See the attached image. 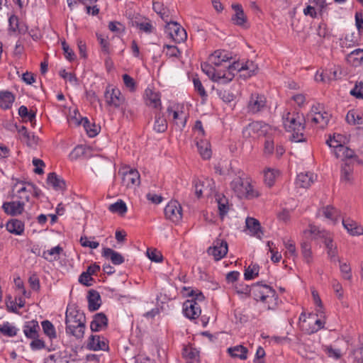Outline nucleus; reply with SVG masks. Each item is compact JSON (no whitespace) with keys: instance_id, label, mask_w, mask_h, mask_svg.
Listing matches in <instances>:
<instances>
[{"instance_id":"obj_1","label":"nucleus","mask_w":363,"mask_h":363,"mask_svg":"<svg viewBox=\"0 0 363 363\" xmlns=\"http://www.w3.org/2000/svg\"><path fill=\"white\" fill-rule=\"evenodd\" d=\"M284 125L289 132H292L291 140L296 143L304 141L303 131L305 129V119L299 113H287L283 116Z\"/></svg>"},{"instance_id":"obj_2","label":"nucleus","mask_w":363,"mask_h":363,"mask_svg":"<svg viewBox=\"0 0 363 363\" xmlns=\"http://www.w3.org/2000/svg\"><path fill=\"white\" fill-rule=\"evenodd\" d=\"M66 333L77 339H82L86 328V317L83 312L75 310L66 312Z\"/></svg>"},{"instance_id":"obj_3","label":"nucleus","mask_w":363,"mask_h":363,"mask_svg":"<svg viewBox=\"0 0 363 363\" xmlns=\"http://www.w3.org/2000/svg\"><path fill=\"white\" fill-rule=\"evenodd\" d=\"M250 292L257 301L264 302L269 299L273 304L268 305V310H274L277 307L278 296L276 291L269 286L257 282L252 286Z\"/></svg>"},{"instance_id":"obj_4","label":"nucleus","mask_w":363,"mask_h":363,"mask_svg":"<svg viewBox=\"0 0 363 363\" xmlns=\"http://www.w3.org/2000/svg\"><path fill=\"white\" fill-rule=\"evenodd\" d=\"M230 187L240 199H252L258 196L257 192L254 190L252 185L247 179L238 177L231 182Z\"/></svg>"},{"instance_id":"obj_5","label":"nucleus","mask_w":363,"mask_h":363,"mask_svg":"<svg viewBox=\"0 0 363 363\" xmlns=\"http://www.w3.org/2000/svg\"><path fill=\"white\" fill-rule=\"evenodd\" d=\"M270 127L262 121H253L245 126L242 130V136L245 139L257 140L265 136Z\"/></svg>"},{"instance_id":"obj_6","label":"nucleus","mask_w":363,"mask_h":363,"mask_svg":"<svg viewBox=\"0 0 363 363\" xmlns=\"http://www.w3.org/2000/svg\"><path fill=\"white\" fill-rule=\"evenodd\" d=\"M121 174V184L125 188L131 189L140 184V176L135 169H130L128 167H123L118 172Z\"/></svg>"},{"instance_id":"obj_7","label":"nucleus","mask_w":363,"mask_h":363,"mask_svg":"<svg viewBox=\"0 0 363 363\" xmlns=\"http://www.w3.org/2000/svg\"><path fill=\"white\" fill-rule=\"evenodd\" d=\"M202 71L213 82L227 83L233 79V75L223 73V71L216 70L211 65L205 62L201 64Z\"/></svg>"},{"instance_id":"obj_8","label":"nucleus","mask_w":363,"mask_h":363,"mask_svg":"<svg viewBox=\"0 0 363 363\" xmlns=\"http://www.w3.org/2000/svg\"><path fill=\"white\" fill-rule=\"evenodd\" d=\"M104 97L108 106L123 108V106L125 104V98L119 89L111 88L108 86L104 93Z\"/></svg>"},{"instance_id":"obj_9","label":"nucleus","mask_w":363,"mask_h":363,"mask_svg":"<svg viewBox=\"0 0 363 363\" xmlns=\"http://www.w3.org/2000/svg\"><path fill=\"white\" fill-rule=\"evenodd\" d=\"M165 32L177 43L184 41L187 38L186 30L175 21H167Z\"/></svg>"},{"instance_id":"obj_10","label":"nucleus","mask_w":363,"mask_h":363,"mask_svg":"<svg viewBox=\"0 0 363 363\" xmlns=\"http://www.w3.org/2000/svg\"><path fill=\"white\" fill-rule=\"evenodd\" d=\"M267 106V100L264 95L253 93L250 95L247 105V111L251 114H256L262 111Z\"/></svg>"},{"instance_id":"obj_11","label":"nucleus","mask_w":363,"mask_h":363,"mask_svg":"<svg viewBox=\"0 0 363 363\" xmlns=\"http://www.w3.org/2000/svg\"><path fill=\"white\" fill-rule=\"evenodd\" d=\"M166 218L173 223H178L182 218V208L177 201H171L164 208Z\"/></svg>"},{"instance_id":"obj_12","label":"nucleus","mask_w":363,"mask_h":363,"mask_svg":"<svg viewBox=\"0 0 363 363\" xmlns=\"http://www.w3.org/2000/svg\"><path fill=\"white\" fill-rule=\"evenodd\" d=\"M207 252L213 255L216 260H220L228 253V243L224 240L217 239L213 242V246L208 247Z\"/></svg>"},{"instance_id":"obj_13","label":"nucleus","mask_w":363,"mask_h":363,"mask_svg":"<svg viewBox=\"0 0 363 363\" xmlns=\"http://www.w3.org/2000/svg\"><path fill=\"white\" fill-rule=\"evenodd\" d=\"M13 180L16 182L12 186L11 197H16L19 201H28L30 196L25 186L26 183L18 179Z\"/></svg>"},{"instance_id":"obj_14","label":"nucleus","mask_w":363,"mask_h":363,"mask_svg":"<svg viewBox=\"0 0 363 363\" xmlns=\"http://www.w3.org/2000/svg\"><path fill=\"white\" fill-rule=\"evenodd\" d=\"M183 311L188 318L196 319L200 315L201 310L195 300H186L183 304Z\"/></svg>"},{"instance_id":"obj_15","label":"nucleus","mask_w":363,"mask_h":363,"mask_svg":"<svg viewBox=\"0 0 363 363\" xmlns=\"http://www.w3.org/2000/svg\"><path fill=\"white\" fill-rule=\"evenodd\" d=\"M24 206L25 201L18 200L17 201L4 202L2 208L7 215L16 216L23 212Z\"/></svg>"},{"instance_id":"obj_16","label":"nucleus","mask_w":363,"mask_h":363,"mask_svg":"<svg viewBox=\"0 0 363 363\" xmlns=\"http://www.w3.org/2000/svg\"><path fill=\"white\" fill-rule=\"evenodd\" d=\"M323 242L327 249V254L331 262H338L340 263V260L337 256V246L333 242V238L328 235L323 240Z\"/></svg>"},{"instance_id":"obj_17","label":"nucleus","mask_w":363,"mask_h":363,"mask_svg":"<svg viewBox=\"0 0 363 363\" xmlns=\"http://www.w3.org/2000/svg\"><path fill=\"white\" fill-rule=\"evenodd\" d=\"M245 224L246 228L250 231L251 235L259 239L262 238L263 232L262 230L260 223L258 220L252 217H247L245 220Z\"/></svg>"},{"instance_id":"obj_18","label":"nucleus","mask_w":363,"mask_h":363,"mask_svg":"<svg viewBox=\"0 0 363 363\" xmlns=\"http://www.w3.org/2000/svg\"><path fill=\"white\" fill-rule=\"evenodd\" d=\"M353 162L348 160H344L341 166V182L345 183H351L353 180Z\"/></svg>"},{"instance_id":"obj_19","label":"nucleus","mask_w":363,"mask_h":363,"mask_svg":"<svg viewBox=\"0 0 363 363\" xmlns=\"http://www.w3.org/2000/svg\"><path fill=\"white\" fill-rule=\"evenodd\" d=\"M318 108L316 107H313L311 109V112H313L314 116L308 115V119L311 117V120L313 123L319 124L320 127L323 128L328 123L330 119V115L326 113L318 112Z\"/></svg>"},{"instance_id":"obj_20","label":"nucleus","mask_w":363,"mask_h":363,"mask_svg":"<svg viewBox=\"0 0 363 363\" xmlns=\"http://www.w3.org/2000/svg\"><path fill=\"white\" fill-rule=\"evenodd\" d=\"M73 120H74L77 125H83L89 137H95L100 131L101 127L95 123H91L87 118H82L81 121H78L77 118H74Z\"/></svg>"},{"instance_id":"obj_21","label":"nucleus","mask_w":363,"mask_h":363,"mask_svg":"<svg viewBox=\"0 0 363 363\" xmlns=\"http://www.w3.org/2000/svg\"><path fill=\"white\" fill-rule=\"evenodd\" d=\"M108 325V318L103 313H96L91 322L90 328L93 332H98L106 328Z\"/></svg>"},{"instance_id":"obj_22","label":"nucleus","mask_w":363,"mask_h":363,"mask_svg":"<svg viewBox=\"0 0 363 363\" xmlns=\"http://www.w3.org/2000/svg\"><path fill=\"white\" fill-rule=\"evenodd\" d=\"M315 177L316 176L311 172L300 173L296 178V186L301 188H308L314 182Z\"/></svg>"},{"instance_id":"obj_23","label":"nucleus","mask_w":363,"mask_h":363,"mask_svg":"<svg viewBox=\"0 0 363 363\" xmlns=\"http://www.w3.org/2000/svg\"><path fill=\"white\" fill-rule=\"evenodd\" d=\"M232 8L235 11V13L232 16V21L237 26H243L247 21V17L242 6L240 4H233Z\"/></svg>"},{"instance_id":"obj_24","label":"nucleus","mask_w":363,"mask_h":363,"mask_svg":"<svg viewBox=\"0 0 363 363\" xmlns=\"http://www.w3.org/2000/svg\"><path fill=\"white\" fill-rule=\"evenodd\" d=\"M231 57H229L225 51L216 50L209 57V60L216 67L222 65L223 63H226Z\"/></svg>"},{"instance_id":"obj_25","label":"nucleus","mask_w":363,"mask_h":363,"mask_svg":"<svg viewBox=\"0 0 363 363\" xmlns=\"http://www.w3.org/2000/svg\"><path fill=\"white\" fill-rule=\"evenodd\" d=\"M89 349L97 351V350H106L108 348L107 344L104 340H101L99 335H91L88 343Z\"/></svg>"},{"instance_id":"obj_26","label":"nucleus","mask_w":363,"mask_h":363,"mask_svg":"<svg viewBox=\"0 0 363 363\" xmlns=\"http://www.w3.org/2000/svg\"><path fill=\"white\" fill-rule=\"evenodd\" d=\"M6 230L15 235H22L24 232V223L18 219H11L6 225Z\"/></svg>"},{"instance_id":"obj_27","label":"nucleus","mask_w":363,"mask_h":363,"mask_svg":"<svg viewBox=\"0 0 363 363\" xmlns=\"http://www.w3.org/2000/svg\"><path fill=\"white\" fill-rule=\"evenodd\" d=\"M40 329L38 321L31 320L27 322L23 328V333L28 338L35 339L38 337Z\"/></svg>"},{"instance_id":"obj_28","label":"nucleus","mask_w":363,"mask_h":363,"mask_svg":"<svg viewBox=\"0 0 363 363\" xmlns=\"http://www.w3.org/2000/svg\"><path fill=\"white\" fill-rule=\"evenodd\" d=\"M227 352L233 358H239L242 360H245L247 358L248 350L241 345L230 347L228 348Z\"/></svg>"},{"instance_id":"obj_29","label":"nucleus","mask_w":363,"mask_h":363,"mask_svg":"<svg viewBox=\"0 0 363 363\" xmlns=\"http://www.w3.org/2000/svg\"><path fill=\"white\" fill-rule=\"evenodd\" d=\"M145 101L147 105L157 108L161 106L160 96L158 92H155L150 89L145 90Z\"/></svg>"},{"instance_id":"obj_30","label":"nucleus","mask_w":363,"mask_h":363,"mask_svg":"<svg viewBox=\"0 0 363 363\" xmlns=\"http://www.w3.org/2000/svg\"><path fill=\"white\" fill-rule=\"evenodd\" d=\"M17 131L20 134V139L26 143L28 146L32 147L37 143L38 138L34 135H31L28 132L25 126L19 127Z\"/></svg>"},{"instance_id":"obj_31","label":"nucleus","mask_w":363,"mask_h":363,"mask_svg":"<svg viewBox=\"0 0 363 363\" xmlns=\"http://www.w3.org/2000/svg\"><path fill=\"white\" fill-rule=\"evenodd\" d=\"M102 255L107 259H110L111 262L116 265L123 263L125 260L120 253L108 247L104 249Z\"/></svg>"},{"instance_id":"obj_32","label":"nucleus","mask_w":363,"mask_h":363,"mask_svg":"<svg viewBox=\"0 0 363 363\" xmlns=\"http://www.w3.org/2000/svg\"><path fill=\"white\" fill-rule=\"evenodd\" d=\"M100 300L101 297L99 292L93 289L90 290L88 294L89 310L90 311L98 310L101 306Z\"/></svg>"},{"instance_id":"obj_33","label":"nucleus","mask_w":363,"mask_h":363,"mask_svg":"<svg viewBox=\"0 0 363 363\" xmlns=\"http://www.w3.org/2000/svg\"><path fill=\"white\" fill-rule=\"evenodd\" d=\"M347 61L354 67L363 65V49H356L347 56Z\"/></svg>"},{"instance_id":"obj_34","label":"nucleus","mask_w":363,"mask_h":363,"mask_svg":"<svg viewBox=\"0 0 363 363\" xmlns=\"http://www.w3.org/2000/svg\"><path fill=\"white\" fill-rule=\"evenodd\" d=\"M15 100L14 95L9 91H0V107L3 109H9L11 107Z\"/></svg>"},{"instance_id":"obj_35","label":"nucleus","mask_w":363,"mask_h":363,"mask_svg":"<svg viewBox=\"0 0 363 363\" xmlns=\"http://www.w3.org/2000/svg\"><path fill=\"white\" fill-rule=\"evenodd\" d=\"M47 181L56 190H63L65 189V180L59 177L55 172H51L48 175Z\"/></svg>"},{"instance_id":"obj_36","label":"nucleus","mask_w":363,"mask_h":363,"mask_svg":"<svg viewBox=\"0 0 363 363\" xmlns=\"http://www.w3.org/2000/svg\"><path fill=\"white\" fill-rule=\"evenodd\" d=\"M153 10L161 17V18L167 23L169 20L170 11L164 6L163 4L158 1H153Z\"/></svg>"},{"instance_id":"obj_37","label":"nucleus","mask_w":363,"mask_h":363,"mask_svg":"<svg viewBox=\"0 0 363 363\" xmlns=\"http://www.w3.org/2000/svg\"><path fill=\"white\" fill-rule=\"evenodd\" d=\"M62 250L61 247L56 246L49 250L43 251L42 257L48 262H53L59 259L60 254Z\"/></svg>"},{"instance_id":"obj_38","label":"nucleus","mask_w":363,"mask_h":363,"mask_svg":"<svg viewBox=\"0 0 363 363\" xmlns=\"http://www.w3.org/2000/svg\"><path fill=\"white\" fill-rule=\"evenodd\" d=\"M167 112L172 113L174 123L182 130L186 125V116L183 112L179 113L178 111H173L171 107H168Z\"/></svg>"},{"instance_id":"obj_39","label":"nucleus","mask_w":363,"mask_h":363,"mask_svg":"<svg viewBox=\"0 0 363 363\" xmlns=\"http://www.w3.org/2000/svg\"><path fill=\"white\" fill-rule=\"evenodd\" d=\"M216 95L225 103H230L235 100V94L230 89L217 88L215 89Z\"/></svg>"},{"instance_id":"obj_40","label":"nucleus","mask_w":363,"mask_h":363,"mask_svg":"<svg viewBox=\"0 0 363 363\" xmlns=\"http://www.w3.org/2000/svg\"><path fill=\"white\" fill-rule=\"evenodd\" d=\"M336 79V71L326 70L325 72H317L315 76V79L317 82H322L325 83H330L332 80Z\"/></svg>"},{"instance_id":"obj_41","label":"nucleus","mask_w":363,"mask_h":363,"mask_svg":"<svg viewBox=\"0 0 363 363\" xmlns=\"http://www.w3.org/2000/svg\"><path fill=\"white\" fill-rule=\"evenodd\" d=\"M196 145L201 156L203 159L208 160L211 157L210 144L208 141L201 140L196 142Z\"/></svg>"},{"instance_id":"obj_42","label":"nucleus","mask_w":363,"mask_h":363,"mask_svg":"<svg viewBox=\"0 0 363 363\" xmlns=\"http://www.w3.org/2000/svg\"><path fill=\"white\" fill-rule=\"evenodd\" d=\"M342 225L347 232L352 235H360L363 234V228L357 225L353 221L342 220Z\"/></svg>"},{"instance_id":"obj_43","label":"nucleus","mask_w":363,"mask_h":363,"mask_svg":"<svg viewBox=\"0 0 363 363\" xmlns=\"http://www.w3.org/2000/svg\"><path fill=\"white\" fill-rule=\"evenodd\" d=\"M108 210L112 213L123 216L128 209L125 203L122 200H118L116 203L111 204L108 206Z\"/></svg>"},{"instance_id":"obj_44","label":"nucleus","mask_w":363,"mask_h":363,"mask_svg":"<svg viewBox=\"0 0 363 363\" xmlns=\"http://www.w3.org/2000/svg\"><path fill=\"white\" fill-rule=\"evenodd\" d=\"M346 121L350 125H362L363 116L355 111H350L346 116Z\"/></svg>"},{"instance_id":"obj_45","label":"nucleus","mask_w":363,"mask_h":363,"mask_svg":"<svg viewBox=\"0 0 363 363\" xmlns=\"http://www.w3.org/2000/svg\"><path fill=\"white\" fill-rule=\"evenodd\" d=\"M18 115L23 121H28L33 123L35 121V113L33 111H28L26 106H21L18 108Z\"/></svg>"},{"instance_id":"obj_46","label":"nucleus","mask_w":363,"mask_h":363,"mask_svg":"<svg viewBox=\"0 0 363 363\" xmlns=\"http://www.w3.org/2000/svg\"><path fill=\"white\" fill-rule=\"evenodd\" d=\"M332 138H330L327 140L326 143L330 147L334 148V154L337 158H343L344 153L346 150V146L340 144L338 140H335V142L337 143L336 145H333L331 143Z\"/></svg>"},{"instance_id":"obj_47","label":"nucleus","mask_w":363,"mask_h":363,"mask_svg":"<svg viewBox=\"0 0 363 363\" xmlns=\"http://www.w3.org/2000/svg\"><path fill=\"white\" fill-rule=\"evenodd\" d=\"M301 252L303 257L304 260L308 263H311L312 262V252H311V245L309 242L304 241L301 242Z\"/></svg>"},{"instance_id":"obj_48","label":"nucleus","mask_w":363,"mask_h":363,"mask_svg":"<svg viewBox=\"0 0 363 363\" xmlns=\"http://www.w3.org/2000/svg\"><path fill=\"white\" fill-rule=\"evenodd\" d=\"M18 329L10 324L9 322H6L0 325V332L3 335L7 337H14L17 334Z\"/></svg>"},{"instance_id":"obj_49","label":"nucleus","mask_w":363,"mask_h":363,"mask_svg":"<svg viewBox=\"0 0 363 363\" xmlns=\"http://www.w3.org/2000/svg\"><path fill=\"white\" fill-rule=\"evenodd\" d=\"M259 267L257 264H250L245 270L244 277L246 280H251L259 274Z\"/></svg>"},{"instance_id":"obj_50","label":"nucleus","mask_w":363,"mask_h":363,"mask_svg":"<svg viewBox=\"0 0 363 363\" xmlns=\"http://www.w3.org/2000/svg\"><path fill=\"white\" fill-rule=\"evenodd\" d=\"M167 128L166 119L160 115H156L154 123V130L158 133H163Z\"/></svg>"},{"instance_id":"obj_51","label":"nucleus","mask_w":363,"mask_h":363,"mask_svg":"<svg viewBox=\"0 0 363 363\" xmlns=\"http://www.w3.org/2000/svg\"><path fill=\"white\" fill-rule=\"evenodd\" d=\"M41 324L43 332L46 335H48L50 339L56 337L55 327L50 321L43 320Z\"/></svg>"},{"instance_id":"obj_52","label":"nucleus","mask_w":363,"mask_h":363,"mask_svg":"<svg viewBox=\"0 0 363 363\" xmlns=\"http://www.w3.org/2000/svg\"><path fill=\"white\" fill-rule=\"evenodd\" d=\"M303 233L305 235H306L307 233H309L311 235H317L321 239H324L325 237H327L328 235V233L326 232V231H320L319 230L318 228L315 226V225H309V229L308 230H305L303 231Z\"/></svg>"},{"instance_id":"obj_53","label":"nucleus","mask_w":363,"mask_h":363,"mask_svg":"<svg viewBox=\"0 0 363 363\" xmlns=\"http://www.w3.org/2000/svg\"><path fill=\"white\" fill-rule=\"evenodd\" d=\"M183 357L189 360H195L199 356V352L191 347H185L182 352Z\"/></svg>"},{"instance_id":"obj_54","label":"nucleus","mask_w":363,"mask_h":363,"mask_svg":"<svg viewBox=\"0 0 363 363\" xmlns=\"http://www.w3.org/2000/svg\"><path fill=\"white\" fill-rule=\"evenodd\" d=\"M324 216L330 220H335L338 216V211L332 206H327L323 208Z\"/></svg>"},{"instance_id":"obj_55","label":"nucleus","mask_w":363,"mask_h":363,"mask_svg":"<svg viewBox=\"0 0 363 363\" xmlns=\"http://www.w3.org/2000/svg\"><path fill=\"white\" fill-rule=\"evenodd\" d=\"M216 200L218 201L220 216L223 217L228 213V201L224 196L223 198L216 199Z\"/></svg>"},{"instance_id":"obj_56","label":"nucleus","mask_w":363,"mask_h":363,"mask_svg":"<svg viewBox=\"0 0 363 363\" xmlns=\"http://www.w3.org/2000/svg\"><path fill=\"white\" fill-rule=\"evenodd\" d=\"M264 183L269 187L274 184L275 180V172L274 169H267L264 171Z\"/></svg>"},{"instance_id":"obj_57","label":"nucleus","mask_w":363,"mask_h":363,"mask_svg":"<svg viewBox=\"0 0 363 363\" xmlns=\"http://www.w3.org/2000/svg\"><path fill=\"white\" fill-rule=\"evenodd\" d=\"M193 83L195 90L203 99H205L207 97V94L200 79L194 77L193 79Z\"/></svg>"},{"instance_id":"obj_58","label":"nucleus","mask_w":363,"mask_h":363,"mask_svg":"<svg viewBox=\"0 0 363 363\" xmlns=\"http://www.w3.org/2000/svg\"><path fill=\"white\" fill-rule=\"evenodd\" d=\"M227 68L226 70L223 71V73H230L235 77L234 71L241 72L244 71V64H240L239 62H233L231 65L225 66Z\"/></svg>"},{"instance_id":"obj_59","label":"nucleus","mask_w":363,"mask_h":363,"mask_svg":"<svg viewBox=\"0 0 363 363\" xmlns=\"http://www.w3.org/2000/svg\"><path fill=\"white\" fill-rule=\"evenodd\" d=\"M257 70L258 66L252 61H247L244 64V71H248L247 77L255 75Z\"/></svg>"},{"instance_id":"obj_60","label":"nucleus","mask_w":363,"mask_h":363,"mask_svg":"<svg viewBox=\"0 0 363 363\" xmlns=\"http://www.w3.org/2000/svg\"><path fill=\"white\" fill-rule=\"evenodd\" d=\"M324 351L328 355V357L335 359H338L342 356L340 350L338 349H335L332 346H325Z\"/></svg>"},{"instance_id":"obj_61","label":"nucleus","mask_w":363,"mask_h":363,"mask_svg":"<svg viewBox=\"0 0 363 363\" xmlns=\"http://www.w3.org/2000/svg\"><path fill=\"white\" fill-rule=\"evenodd\" d=\"M147 255L150 260L155 262H160L162 260V254L156 249H147Z\"/></svg>"},{"instance_id":"obj_62","label":"nucleus","mask_w":363,"mask_h":363,"mask_svg":"<svg viewBox=\"0 0 363 363\" xmlns=\"http://www.w3.org/2000/svg\"><path fill=\"white\" fill-rule=\"evenodd\" d=\"M350 94L357 99H363V82H357L354 87L350 91Z\"/></svg>"},{"instance_id":"obj_63","label":"nucleus","mask_w":363,"mask_h":363,"mask_svg":"<svg viewBox=\"0 0 363 363\" xmlns=\"http://www.w3.org/2000/svg\"><path fill=\"white\" fill-rule=\"evenodd\" d=\"M108 28L111 31L121 33L125 31V26L118 21H111L108 24Z\"/></svg>"},{"instance_id":"obj_64","label":"nucleus","mask_w":363,"mask_h":363,"mask_svg":"<svg viewBox=\"0 0 363 363\" xmlns=\"http://www.w3.org/2000/svg\"><path fill=\"white\" fill-rule=\"evenodd\" d=\"M60 75L65 79H67L70 83L73 84H78V79L74 74L68 73L65 69L61 70L60 72Z\"/></svg>"}]
</instances>
